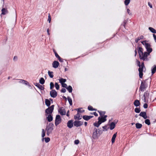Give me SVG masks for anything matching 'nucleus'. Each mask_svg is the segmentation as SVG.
I'll return each mask as SVG.
<instances>
[{"mask_svg": "<svg viewBox=\"0 0 156 156\" xmlns=\"http://www.w3.org/2000/svg\"><path fill=\"white\" fill-rule=\"evenodd\" d=\"M141 43L145 46L147 52H144L143 53V49L141 47L139 48L138 52L139 54L140 58L143 61H148V59L147 57L152 51V49L151 48L150 44L147 43L146 41H142Z\"/></svg>", "mask_w": 156, "mask_h": 156, "instance_id": "obj_1", "label": "nucleus"}, {"mask_svg": "<svg viewBox=\"0 0 156 156\" xmlns=\"http://www.w3.org/2000/svg\"><path fill=\"white\" fill-rule=\"evenodd\" d=\"M54 125L53 123H50L46 127V130L47 131V135L48 136L51 133L53 129Z\"/></svg>", "mask_w": 156, "mask_h": 156, "instance_id": "obj_2", "label": "nucleus"}, {"mask_svg": "<svg viewBox=\"0 0 156 156\" xmlns=\"http://www.w3.org/2000/svg\"><path fill=\"white\" fill-rule=\"evenodd\" d=\"M100 131L99 129L95 128L93 129L92 137L94 139H97L98 138L99 136V133Z\"/></svg>", "mask_w": 156, "mask_h": 156, "instance_id": "obj_3", "label": "nucleus"}, {"mask_svg": "<svg viewBox=\"0 0 156 156\" xmlns=\"http://www.w3.org/2000/svg\"><path fill=\"white\" fill-rule=\"evenodd\" d=\"M144 69H145V68L144 66V62L141 63V66L139 67L138 69V71H139V76L140 78H142L143 76V71Z\"/></svg>", "mask_w": 156, "mask_h": 156, "instance_id": "obj_4", "label": "nucleus"}, {"mask_svg": "<svg viewBox=\"0 0 156 156\" xmlns=\"http://www.w3.org/2000/svg\"><path fill=\"white\" fill-rule=\"evenodd\" d=\"M75 110L77 111V114L74 116V119L75 120H80L82 118V115L80 113L79 109H75Z\"/></svg>", "mask_w": 156, "mask_h": 156, "instance_id": "obj_5", "label": "nucleus"}, {"mask_svg": "<svg viewBox=\"0 0 156 156\" xmlns=\"http://www.w3.org/2000/svg\"><path fill=\"white\" fill-rule=\"evenodd\" d=\"M54 105H52L49 107L45 110V113L47 114H50L53 112L54 110Z\"/></svg>", "mask_w": 156, "mask_h": 156, "instance_id": "obj_6", "label": "nucleus"}, {"mask_svg": "<svg viewBox=\"0 0 156 156\" xmlns=\"http://www.w3.org/2000/svg\"><path fill=\"white\" fill-rule=\"evenodd\" d=\"M61 122V119L59 115H56L55 119V124L56 126L58 125Z\"/></svg>", "mask_w": 156, "mask_h": 156, "instance_id": "obj_7", "label": "nucleus"}, {"mask_svg": "<svg viewBox=\"0 0 156 156\" xmlns=\"http://www.w3.org/2000/svg\"><path fill=\"white\" fill-rule=\"evenodd\" d=\"M107 116L106 115H105L104 116H102L101 117H99L98 118V120L99 121L100 124H101L103 122L106 121L107 120L106 118Z\"/></svg>", "mask_w": 156, "mask_h": 156, "instance_id": "obj_8", "label": "nucleus"}, {"mask_svg": "<svg viewBox=\"0 0 156 156\" xmlns=\"http://www.w3.org/2000/svg\"><path fill=\"white\" fill-rule=\"evenodd\" d=\"M50 94L51 96L53 98H55L57 95V93L55 90H51Z\"/></svg>", "mask_w": 156, "mask_h": 156, "instance_id": "obj_9", "label": "nucleus"}, {"mask_svg": "<svg viewBox=\"0 0 156 156\" xmlns=\"http://www.w3.org/2000/svg\"><path fill=\"white\" fill-rule=\"evenodd\" d=\"M149 96V94L148 91H146L144 94V102H146L148 101V99Z\"/></svg>", "mask_w": 156, "mask_h": 156, "instance_id": "obj_10", "label": "nucleus"}, {"mask_svg": "<svg viewBox=\"0 0 156 156\" xmlns=\"http://www.w3.org/2000/svg\"><path fill=\"white\" fill-rule=\"evenodd\" d=\"M83 124V122L81 121L76 120L74 122V126L76 127L80 126Z\"/></svg>", "mask_w": 156, "mask_h": 156, "instance_id": "obj_11", "label": "nucleus"}, {"mask_svg": "<svg viewBox=\"0 0 156 156\" xmlns=\"http://www.w3.org/2000/svg\"><path fill=\"white\" fill-rule=\"evenodd\" d=\"M146 88L145 82H142L140 88V90L141 91H144Z\"/></svg>", "mask_w": 156, "mask_h": 156, "instance_id": "obj_12", "label": "nucleus"}, {"mask_svg": "<svg viewBox=\"0 0 156 156\" xmlns=\"http://www.w3.org/2000/svg\"><path fill=\"white\" fill-rule=\"evenodd\" d=\"M58 112L62 115H65L66 114V112L63 107L60 108Z\"/></svg>", "mask_w": 156, "mask_h": 156, "instance_id": "obj_13", "label": "nucleus"}, {"mask_svg": "<svg viewBox=\"0 0 156 156\" xmlns=\"http://www.w3.org/2000/svg\"><path fill=\"white\" fill-rule=\"evenodd\" d=\"M2 13L1 14V16L2 15H5L8 13V11L7 10V8H3L1 10Z\"/></svg>", "mask_w": 156, "mask_h": 156, "instance_id": "obj_14", "label": "nucleus"}, {"mask_svg": "<svg viewBox=\"0 0 156 156\" xmlns=\"http://www.w3.org/2000/svg\"><path fill=\"white\" fill-rule=\"evenodd\" d=\"M59 63L57 61H54L52 63V66L55 68H56L58 67L59 65Z\"/></svg>", "mask_w": 156, "mask_h": 156, "instance_id": "obj_15", "label": "nucleus"}, {"mask_svg": "<svg viewBox=\"0 0 156 156\" xmlns=\"http://www.w3.org/2000/svg\"><path fill=\"white\" fill-rule=\"evenodd\" d=\"M140 116L142 117L144 119H146L147 118L146 113L144 112H141L140 114Z\"/></svg>", "mask_w": 156, "mask_h": 156, "instance_id": "obj_16", "label": "nucleus"}, {"mask_svg": "<svg viewBox=\"0 0 156 156\" xmlns=\"http://www.w3.org/2000/svg\"><path fill=\"white\" fill-rule=\"evenodd\" d=\"M73 126V122L70 120L68 121L67 122V126L69 128H71Z\"/></svg>", "mask_w": 156, "mask_h": 156, "instance_id": "obj_17", "label": "nucleus"}, {"mask_svg": "<svg viewBox=\"0 0 156 156\" xmlns=\"http://www.w3.org/2000/svg\"><path fill=\"white\" fill-rule=\"evenodd\" d=\"M93 117V116H88L85 115H83V118L85 120L87 121Z\"/></svg>", "mask_w": 156, "mask_h": 156, "instance_id": "obj_18", "label": "nucleus"}, {"mask_svg": "<svg viewBox=\"0 0 156 156\" xmlns=\"http://www.w3.org/2000/svg\"><path fill=\"white\" fill-rule=\"evenodd\" d=\"M117 122H112L109 125L110 129L111 130H112L113 129L115 126V125L116 124Z\"/></svg>", "mask_w": 156, "mask_h": 156, "instance_id": "obj_19", "label": "nucleus"}, {"mask_svg": "<svg viewBox=\"0 0 156 156\" xmlns=\"http://www.w3.org/2000/svg\"><path fill=\"white\" fill-rule=\"evenodd\" d=\"M151 70L152 74V75H153L156 72V65H154L152 67Z\"/></svg>", "mask_w": 156, "mask_h": 156, "instance_id": "obj_20", "label": "nucleus"}, {"mask_svg": "<svg viewBox=\"0 0 156 156\" xmlns=\"http://www.w3.org/2000/svg\"><path fill=\"white\" fill-rule=\"evenodd\" d=\"M117 134V133H115L113 136L112 138V143L113 144L115 141V139L116 137Z\"/></svg>", "mask_w": 156, "mask_h": 156, "instance_id": "obj_21", "label": "nucleus"}, {"mask_svg": "<svg viewBox=\"0 0 156 156\" xmlns=\"http://www.w3.org/2000/svg\"><path fill=\"white\" fill-rule=\"evenodd\" d=\"M35 85L41 90H43L44 89V87H43L42 85H40L39 83H36Z\"/></svg>", "mask_w": 156, "mask_h": 156, "instance_id": "obj_22", "label": "nucleus"}, {"mask_svg": "<svg viewBox=\"0 0 156 156\" xmlns=\"http://www.w3.org/2000/svg\"><path fill=\"white\" fill-rule=\"evenodd\" d=\"M47 119L48 121L49 122L53 120L52 116L51 114H49L48 115Z\"/></svg>", "mask_w": 156, "mask_h": 156, "instance_id": "obj_23", "label": "nucleus"}, {"mask_svg": "<svg viewBox=\"0 0 156 156\" xmlns=\"http://www.w3.org/2000/svg\"><path fill=\"white\" fill-rule=\"evenodd\" d=\"M133 104L136 107H137L140 105V102L139 101L137 100H136L134 101Z\"/></svg>", "mask_w": 156, "mask_h": 156, "instance_id": "obj_24", "label": "nucleus"}, {"mask_svg": "<svg viewBox=\"0 0 156 156\" xmlns=\"http://www.w3.org/2000/svg\"><path fill=\"white\" fill-rule=\"evenodd\" d=\"M149 30L153 33H156V30L152 27H149L148 28Z\"/></svg>", "mask_w": 156, "mask_h": 156, "instance_id": "obj_25", "label": "nucleus"}, {"mask_svg": "<svg viewBox=\"0 0 156 156\" xmlns=\"http://www.w3.org/2000/svg\"><path fill=\"white\" fill-rule=\"evenodd\" d=\"M144 37L142 35H141L140 36L138 37V38H136L135 40V42L136 43H137L141 39H143Z\"/></svg>", "mask_w": 156, "mask_h": 156, "instance_id": "obj_26", "label": "nucleus"}, {"mask_svg": "<svg viewBox=\"0 0 156 156\" xmlns=\"http://www.w3.org/2000/svg\"><path fill=\"white\" fill-rule=\"evenodd\" d=\"M45 103L46 105L49 106L50 105V102L48 99H46L45 100Z\"/></svg>", "mask_w": 156, "mask_h": 156, "instance_id": "obj_27", "label": "nucleus"}, {"mask_svg": "<svg viewBox=\"0 0 156 156\" xmlns=\"http://www.w3.org/2000/svg\"><path fill=\"white\" fill-rule=\"evenodd\" d=\"M66 89L69 93H71L72 92L73 88L71 86H69L68 87H67Z\"/></svg>", "mask_w": 156, "mask_h": 156, "instance_id": "obj_28", "label": "nucleus"}, {"mask_svg": "<svg viewBox=\"0 0 156 156\" xmlns=\"http://www.w3.org/2000/svg\"><path fill=\"white\" fill-rule=\"evenodd\" d=\"M98 112L99 113L100 115H101V116H104V115L105 113V111H98Z\"/></svg>", "mask_w": 156, "mask_h": 156, "instance_id": "obj_29", "label": "nucleus"}, {"mask_svg": "<svg viewBox=\"0 0 156 156\" xmlns=\"http://www.w3.org/2000/svg\"><path fill=\"white\" fill-rule=\"evenodd\" d=\"M59 81L60 83L62 84L66 82V80L65 79L61 78L59 80Z\"/></svg>", "mask_w": 156, "mask_h": 156, "instance_id": "obj_30", "label": "nucleus"}, {"mask_svg": "<svg viewBox=\"0 0 156 156\" xmlns=\"http://www.w3.org/2000/svg\"><path fill=\"white\" fill-rule=\"evenodd\" d=\"M142 126V125L139 123H136V127L137 129L140 128Z\"/></svg>", "mask_w": 156, "mask_h": 156, "instance_id": "obj_31", "label": "nucleus"}, {"mask_svg": "<svg viewBox=\"0 0 156 156\" xmlns=\"http://www.w3.org/2000/svg\"><path fill=\"white\" fill-rule=\"evenodd\" d=\"M48 75L50 77L52 78L53 77V73L52 72L48 71Z\"/></svg>", "mask_w": 156, "mask_h": 156, "instance_id": "obj_32", "label": "nucleus"}, {"mask_svg": "<svg viewBox=\"0 0 156 156\" xmlns=\"http://www.w3.org/2000/svg\"><path fill=\"white\" fill-rule=\"evenodd\" d=\"M67 98L70 105H72V99L69 97H68Z\"/></svg>", "mask_w": 156, "mask_h": 156, "instance_id": "obj_33", "label": "nucleus"}, {"mask_svg": "<svg viewBox=\"0 0 156 156\" xmlns=\"http://www.w3.org/2000/svg\"><path fill=\"white\" fill-rule=\"evenodd\" d=\"M100 122H99L98 121V122H95L94 123V125L97 127H98L101 124H100Z\"/></svg>", "mask_w": 156, "mask_h": 156, "instance_id": "obj_34", "label": "nucleus"}, {"mask_svg": "<svg viewBox=\"0 0 156 156\" xmlns=\"http://www.w3.org/2000/svg\"><path fill=\"white\" fill-rule=\"evenodd\" d=\"M39 82L41 84H44L45 82V81L44 79L42 77L41 78Z\"/></svg>", "mask_w": 156, "mask_h": 156, "instance_id": "obj_35", "label": "nucleus"}, {"mask_svg": "<svg viewBox=\"0 0 156 156\" xmlns=\"http://www.w3.org/2000/svg\"><path fill=\"white\" fill-rule=\"evenodd\" d=\"M145 123L148 125H149L150 124V121L149 119H146L145 121Z\"/></svg>", "mask_w": 156, "mask_h": 156, "instance_id": "obj_36", "label": "nucleus"}, {"mask_svg": "<svg viewBox=\"0 0 156 156\" xmlns=\"http://www.w3.org/2000/svg\"><path fill=\"white\" fill-rule=\"evenodd\" d=\"M45 132L44 131V130L43 129H42V137H44L45 136Z\"/></svg>", "mask_w": 156, "mask_h": 156, "instance_id": "obj_37", "label": "nucleus"}, {"mask_svg": "<svg viewBox=\"0 0 156 156\" xmlns=\"http://www.w3.org/2000/svg\"><path fill=\"white\" fill-rule=\"evenodd\" d=\"M130 0H125L124 4L125 5H127L130 3Z\"/></svg>", "mask_w": 156, "mask_h": 156, "instance_id": "obj_38", "label": "nucleus"}, {"mask_svg": "<svg viewBox=\"0 0 156 156\" xmlns=\"http://www.w3.org/2000/svg\"><path fill=\"white\" fill-rule=\"evenodd\" d=\"M135 111L136 113H139L140 111V108H135Z\"/></svg>", "mask_w": 156, "mask_h": 156, "instance_id": "obj_39", "label": "nucleus"}, {"mask_svg": "<svg viewBox=\"0 0 156 156\" xmlns=\"http://www.w3.org/2000/svg\"><path fill=\"white\" fill-rule=\"evenodd\" d=\"M55 86L57 90H58L59 88V86L58 83H55Z\"/></svg>", "mask_w": 156, "mask_h": 156, "instance_id": "obj_40", "label": "nucleus"}, {"mask_svg": "<svg viewBox=\"0 0 156 156\" xmlns=\"http://www.w3.org/2000/svg\"><path fill=\"white\" fill-rule=\"evenodd\" d=\"M54 87V84L52 82H51L50 83V89L51 90Z\"/></svg>", "mask_w": 156, "mask_h": 156, "instance_id": "obj_41", "label": "nucleus"}, {"mask_svg": "<svg viewBox=\"0 0 156 156\" xmlns=\"http://www.w3.org/2000/svg\"><path fill=\"white\" fill-rule=\"evenodd\" d=\"M45 141L46 143H48L50 141V138L49 137H45L44 138Z\"/></svg>", "mask_w": 156, "mask_h": 156, "instance_id": "obj_42", "label": "nucleus"}, {"mask_svg": "<svg viewBox=\"0 0 156 156\" xmlns=\"http://www.w3.org/2000/svg\"><path fill=\"white\" fill-rule=\"evenodd\" d=\"M88 109L90 111L95 110L93 109V107L90 106H88Z\"/></svg>", "mask_w": 156, "mask_h": 156, "instance_id": "obj_43", "label": "nucleus"}, {"mask_svg": "<svg viewBox=\"0 0 156 156\" xmlns=\"http://www.w3.org/2000/svg\"><path fill=\"white\" fill-rule=\"evenodd\" d=\"M48 21L50 23L51 21V17L50 14H49L48 16Z\"/></svg>", "mask_w": 156, "mask_h": 156, "instance_id": "obj_44", "label": "nucleus"}, {"mask_svg": "<svg viewBox=\"0 0 156 156\" xmlns=\"http://www.w3.org/2000/svg\"><path fill=\"white\" fill-rule=\"evenodd\" d=\"M62 87H65L66 88H67V85L66 83H63V84H62Z\"/></svg>", "mask_w": 156, "mask_h": 156, "instance_id": "obj_45", "label": "nucleus"}, {"mask_svg": "<svg viewBox=\"0 0 156 156\" xmlns=\"http://www.w3.org/2000/svg\"><path fill=\"white\" fill-rule=\"evenodd\" d=\"M127 11L129 15H132V13L130 12V11L129 9H127Z\"/></svg>", "mask_w": 156, "mask_h": 156, "instance_id": "obj_46", "label": "nucleus"}, {"mask_svg": "<svg viewBox=\"0 0 156 156\" xmlns=\"http://www.w3.org/2000/svg\"><path fill=\"white\" fill-rule=\"evenodd\" d=\"M79 143V141L78 140H75L74 143L76 144H78Z\"/></svg>", "mask_w": 156, "mask_h": 156, "instance_id": "obj_47", "label": "nucleus"}, {"mask_svg": "<svg viewBox=\"0 0 156 156\" xmlns=\"http://www.w3.org/2000/svg\"><path fill=\"white\" fill-rule=\"evenodd\" d=\"M137 65L139 67H140L141 66V65H140V62L139 61L137 60Z\"/></svg>", "mask_w": 156, "mask_h": 156, "instance_id": "obj_48", "label": "nucleus"}, {"mask_svg": "<svg viewBox=\"0 0 156 156\" xmlns=\"http://www.w3.org/2000/svg\"><path fill=\"white\" fill-rule=\"evenodd\" d=\"M90 114H94L96 116H98V114L96 112H94L93 113H90Z\"/></svg>", "mask_w": 156, "mask_h": 156, "instance_id": "obj_49", "label": "nucleus"}, {"mask_svg": "<svg viewBox=\"0 0 156 156\" xmlns=\"http://www.w3.org/2000/svg\"><path fill=\"white\" fill-rule=\"evenodd\" d=\"M107 127V125H105L104 126H103L102 128L104 129V130H103V131L107 130V129H106Z\"/></svg>", "mask_w": 156, "mask_h": 156, "instance_id": "obj_50", "label": "nucleus"}, {"mask_svg": "<svg viewBox=\"0 0 156 156\" xmlns=\"http://www.w3.org/2000/svg\"><path fill=\"white\" fill-rule=\"evenodd\" d=\"M55 56L58 58H60V56L58 55V54L56 52H55Z\"/></svg>", "mask_w": 156, "mask_h": 156, "instance_id": "obj_51", "label": "nucleus"}, {"mask_svg": "<svg viewBox=\"0 0 156 156\" xmlns=\"http://www.w3.org/2000/svg\"><path fill=\"white\" fill-rule=\"evenodd\" d=\"M77 109H79L80 112V113H81H81L83 112L84 111V110H81V108H77Z\"/></svg>", "mask_w": 156, "mask_h": 156, "instance_id": "obj_52", "label": "nucleus"}, {"mask_svg": "<svg viewBox=\"0 0 156 156\" xmlns=\"http://www.w3.org/2000/svg\"><path fill=\"white\" fill-rule=\"evenodd\" d=\"M66 90L65 88H62L61 90V92H62L64 93L66 92Z\"/></svg>", "mask_w": 156, "mask_h": 156, "instance_id": "obj_53", "label": "nucleus"}, {"mask_svg": "<svg viewBox=\"0 0 156 156\" xmlns=\"http://www.w3.org/2000/svg\"><path fill=\"white\" fill-rule=\"evenodd\" d=\"M147 105L146 104V103H145L144 104V107L145 108H147Z\"/></svg>", "mask_w": 156, "mask_h": 156, "instance_id": "obj_54", "label": "nucleus"}, {"mask_svg": "<svg viewBox=\"0 0 156 156\" xmlns=\"http://www.w3.org/2000/svg\"><path fill=\"white\" fill-rule=\"evenodd\" d=\"M154 39L155 42H156V35L154 34H153Z\"/></svg>", "mask_w": 156, "mask_h": 156, "instance_id": "obj_55", "label": "nucleus"}, {"mask_svg": "<svg viewBox=\"0 0 156 156\" xmlns=\"http://www.w3.org/2000/svg\"><path fill=\"white\" fill-rule=\"evenodd\" d=\"M148 5L151 8H152V5L149 2H148Z\"/></svg>", "mask_w": 156, "mask_h": 156, "instance_id": "obj_56", "label": "nucleus"}, {"mask_svg": "<svg viewBox=\"0 0 156 156\" xmlns=\"http://www.w3.org/2000/svg\"><path fill=\"white\" fill-rule=\"evenodd\" d=\"M58 59L60 62H62L63 61V59L61 58L60 57V58H58Z\"/></svg>", "mask_w": 156, "mask_h": 156, "instance_id": "obj_57", "label": "nucleus"}, {"mask_svg": "<svg viewBox=\"0 0 156 156\" xmlns=\"http://www.w3.org/2000/svg\"><path fill=\"white\" fill-rule=\"evenodd\" d=\"M17 57L16 56H15L14 57V58H13V60H17Z\"/></svg>", "mask_w": 156, "mask_h": 156, "instance_id": "obj_58", "label": "nucleus"}, {"mask_svg": "<svg viewBox=\"0 0 156 156\" xmlns=\"http://www.w3.org/2000/svg\"><path fill=\"white\" fill-rule=\"evenodd\" d=\"M66 115L68 117H69V110H68L67 112V113L66 114Z\"/></svg>", "mask_w": 156, "mask_h": 156, "instance_id": "obj_59", "label": "nucleus"}, {"mask_svg": "<svg viewBox=\"0 0 156 156\" xmlns=\"http://www.w3.org/2000/svg\"><path fill=\"white\" fill-rule=\"evenodd\" d=\"M21 81H24V83L26 84V85H27V83H28V82L25 81V80H21Z\"/></svg>", "mask_w": 156, "mask_h": 156, "instance_id": "obj_60", "label": "nucleus"}, {"mask_svg": "<svg viewBox=\"0 0 156 156\" xmlns=\"http://www.w3.org/2000/svg\"><path fill=\"white\" fill-rule=\"evenodd\" d=\"M47 33H48V34L49 35H50V34L49 33V29H48L47 30Z\"/></svg>", "mask_w": 156, "mask_h": 156, "instance_id": "obj_61", "label": "nucleus"}, {"mask_svg": "<svg viewBox=\"0 0 156 156\" xmlns=\"http://www.w3.org/2000/svg\"><path fill=\"white\" fill-rule=\"evenodd\" d=\"M135 56H136V54H137V51L136 49L135 50Z\"/></svg>", "mask_w": 156, "mask_h": 156, "instance_id": "obj_62", "label": "nucleus"}, {"mask_svg": "<svg viewBox=\"0 0 156 156\" xmlns=\"http://www.w3.org/2000/svg\"><path fill=\"white\" fill-rule=\"evenodd\" d=\"M87 122H84V125L85 126H86L87 125Z\"/></svg>", "mask_w": 156, "mask_h": 156, "instance_id": "obj_63", "label": "nucleus"}, {"mask_svg": "<svg viewBox=\"0 0 156 156\" xmlns=\"http://www.w3.org/2000/svg\"><path fill=\"white\" fill-rule=\"evenodd\" d=\"M10 78H11V77H10V76H9V77H8V79L9 80V79Z\"/></svg>", "mask_w": 156, "mask_h": 156, "instance_id": "obj_64", "label": "nucleus"}]
</instances>
